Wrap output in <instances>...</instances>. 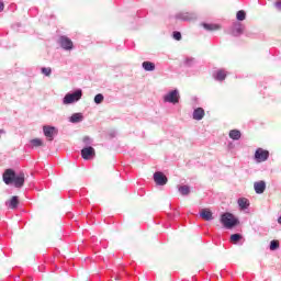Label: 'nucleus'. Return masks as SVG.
Returning <instances> with one entry per match:
<instances>
[{
  "label": "nucleus",
  "mask_w": 281,
  "mask_h": 281,
  "mask_svg": "<svg viewBox=\"0 0 281 281\" xmlns=\"http://www.w3.org/2000/svg\"><path fill=\"white\" fill-rule=\"evenodd\" d=\"M2 177L4 183H13L15 188H22L25 183V173H23V171H21V173H15L14 169H7Z\"/></svg>",
  "instance_id": "obj_1"
},
{
  "label": "nucleus",
  "mask_w": 281,
  "mask_h": 281,
  "mask_svg": "<svg viewBox=\"0 0 281 281\" xmlns=\"http://www.w3.org/2000/svg\"><path fill=\"white\" fill-rule=\"evenodd\" d=\"M221 223L227 229H232L233 227H236V225H238L239 218H237L232 212H224L223 214H221Z\"/></svg>",
  "instance_id": "obj_2"
},
{
  "label": "nucleus",
  "mask_w": 281,
  "mask_h": 281,
  "mask_svg": "<svg viewBox=\"0 0 281 281\" xmlns=\"http://www.w3.org/2000/svg\"><path fill=\"white\" fill-rule=\"evenodd\" d=\"M82 94L83 92L81 88H77L76 90H74V92H67V94H65V97L63 98L64 105H71L72 103H78V101L82 99Z\"/></svg>",
  "instance_id": "obj_3"
},
{
  "label": "nucleus",
  "mask_w": 281,
  "mask_h": 281,
  "mask_svg": "<svg viewBox=\"0 0 281 281\" xmlns=\"http://www.w3.org/2000/svg\"><path fill=\"white\" fill-rule=\"evenodd\" d=\"M57 43L64 50H74L75 44L68 35H59Z\"/></svg>",
  "instance_id": "obj_4"
},
{
  "label": "nucleus",
  "mask_w": 281,
  "mask_h": 281,
  "mask_svg": "<svg viewBox=\"0 0 281 281\" xmlns=\"http://www.w3.org/2000/svg\"><path fill=\"white\" fill-rule=\"evenodd\" d=\"M175 18L177 21H196L198 13L195 11H179Z\"/></svg>",
  "instance_id": "obj_5"
},
{
  "label": "nucleus",
  "mask_w": 281,
  "mask_h": 281,
  "mask_svg": "<svg viewBox=\"0 0 281 281\" xmlns=\"http://www.w3.org/2000/svg\"><path fill=\"white\" fill-rule=\"evenodd\" d=\"M270 158V151L268 149H262V147H258L255 151L254 160L257 164H261V161H267Z\"/></svg>",
  "instance_id": "obj_6"
},
{
  "label": "nucleus",
  "mask_w": 281,
  "mask_h": 281,
  "mask_svg": "<svg viewBox=\"0 0 281 281\" xmlns=\"http://www.w3.org/2000/svg\"><path fill=\"white\" fill-rule=\"evenodd\" d=\"M164 100L167 103H173V104L179 103L180 92H179L178 88H175L173 90H169V92H167V94H165Z\"/></svg>",
  "instance_id": "obj_7"
},
{
  "label": "nucleus",
  "mask_w": 281,
  "mask_h": 281,
  "mask_svg": "<svg viewBox=\"0 0 281 281\" xmlns=\"http://www.w3.org/2000/svg\"><path fill=\"white\" fill-rule=\"evenodd\" d=\"M244 29L245 26L243 22H239V20H237V22H233L231 26V34L234 36L241 35V33H244Z\"/></svg>",
  "instance_id": "obj_8"
},
{
  "label": "nucleus",
  "mask_w": 281,
  "mask_h": 281,
  "mask_svg": "<svg viewBox=\"0 0 281 281\" xmlns=\"http://www.w3.org/2000/svg\"><path fill=\"white\" fill-rule=\"evenodd\" d=\"M94 157L95 149H93V147L89 146L81 149V158H83V160H92Z\"/></svg>",
  "instance_id": "obj_9"
},
{
  "label": "nucleus",
  "mask_w": 281,
  "mask_h": 281,
  "mask_svg": "<svg viewBox=\"0 0 281 281\" xmlns=\"http://www.w3.org/2000/svg\"><path fill=\"white\" fill-rule=\"evenodd\" d=\"M154 181L157 186H166L168 183V177L162 171H155Z\"/></svg>",
  "instance_id": "obj_10"
},
{
  "label": "nucleus",
  "mask_w": 281,
  "mask_h": 281,
  "mask_svg": "<svg viewBox=\"0 0 281 281\" xmlns=\"http://www.w3.org/2000/svg\"><path fill=\"white\" fill-rule=\"evenodd\" d=\"M44 136L48 138V140H54L55 134H58V130L52 125H44L43 127Z\"/></svg>",
  "instance_id": "obj_11"
},
{
  "label": "nucleus",
  "mask_w": 281,
  "mask_h": 281,
  "mask_svg": "<svg viewBox=\"0 0 281 281\" xmlns=\"http://www.w3.org/2000/svg\"><path fill=\"white\" fill-rule=\"evenodd\" d=\"M228 72L227 70H225V68H218L217 70H213V79H215V81H225L226 77H227Z\"/></svg>",
  "instance_id": "obj_12"
},
{
  "label": "nucleus",
  "mask_w": 281,
  "mask_h": 281,
  "mask_svg": "<svg viewBox=\"0 0 281 281\" xmlns=\"http://www.w3.org/2000/svg\"><path fill=\"white\" fill-rule=\"evenodd\" d=\"M196 63L198 59L195 57L187 55L182 60V66H184L186 68H193Z\"/></svg>",
  "instance_id": "obj_13"
},
{
  "label": "nucleus",
  "mask_w": 281,
  "mask_h": 281,
  "mask_svg": "<svg viewBox=\"0 0 281 281\" xmlns=\"http://www.w3.org/2000/svg\"><path fill=\"white\" fill-rule=\"evenodd\" d=\"M266 188H267V183L263 180L254 182V189L256 190L257 194H262Z\"/></svg>",
  "instance_id": "obj_14"
},
{
  "label": "nucleus",
  "mask_w": 281,
  "mask_h": 281,
  "mask_svg": "<svg viewBox=\"0 0 281 281\" xmlns=\"http://www.w3.org/2000/svg\"><path fill=\"white\" fill-rule=\"evenodd\" d=\"M194 121H202L205 116V110L203 108H195L192 114Z\"/></svg>",
  "instance_id": "obj_15"
},
{
  "label": "nucleus",
  "mask_w": 281,
  "mask_h": 281,
  "mask_svg": "<svg viewBox=\"0 0 281 281\" xmlns=\"http://www.w3.org/2000/svg\"><path fill=\"white\" fill-rule=\"evenodd\" d=\"M202 26L206 31H218L221 29V24L213 23V22H202Z\"/></svg>",
  "instance_id": "obj_16"
},
{
  "label": "nucleus",
  "mask_w": 281,
  "mask_h": 281,
  "mask_svg": "<svg viewBox=\"0 0 281 281\" xmlns=\"http://www.w3.org/2000/svg\"><path fill=\"white\" fill-rule=\"evenodd\" d=\"M85 116L81 112H75L69 116V123H81L83 121Z\"/></svg>",
  "instance_id": "obj_17"
},
{
  "label": "nucleus",
  "mask_w": 281,
  "mask_h": 281,
  "mask_svg": "<svg viewBox=\"0 0 281 281\" xmlns=\"http://www.w3.org/2000/svg\"><path fill=\"white\" fill-rule=\"evenodd\" d=\"M237 203L240 210H247L250 205V201L246 196H239V199L237 200Z\"/></svg>",
  "instance_id": "obj_18"
},
{
  "label": "nucleus",
  "mask_w": 281,
  "mask_h": 281,
  "mask_svg": "<svg viewBox=\"0 0 281 281\" xmlns=\"http://www.w3.org/2000/svg\"><path fill=\"white\" fill-rule=\"evenodd\" d=\"M200 216L205 221H212V218H214L212 210H207L206 207L201 210Z\"/></svg>",
  "instance_id": "obj_19"
},
{
  "label": "nucleus",
  "mask_w": 281,
  "mask_h": 281,
  "mask_svg": "<svg viewBox=\"0 0 281 281\" xmlns=\"http://www.w3.org/2000/svg\"><path fill=\"white\" fill-rule=\"evenodd\" d=\"M142 67L144 68V70L149 71V72L156 70L155 61L145 60L142 63Z\"/></svg>",
  "instance_id": "obj_20"
},
{
  "label": "nucleus",
  "mask_w": 281,
  "mask_h": 281,
  "mask_svg": "<svg viewBox=\"0 0 281 281\" xmlns=\"http://www.w3.org/2000/svg\"><path fill=\"white\" fill-rule=\"evenodd\" d=\"M228 136L232 138V140H240L243 134L240 130H231Z\"/></svg>",
  "instance_id": "obj_21"
},
{
  "label": "nucleus",
  "mask_w": 281,
  "mask_h": 281,
  "mask_svg": "<svg viewBox=\"0 0 281 281\" xmlns=\"http://www.w3.org/2000/svg\"><path fill=\"white\" fill-rule=\"evenodd\" d=\"M20 203V199L18 195H13L11 196L10 201H9V207H11L12 210L16 209L18 205Z\"/></svg>",
  "instance_id": "obj_22"
},
{
  "label": "nucleus",
  "mask_w": 281,
  "mask_h": 281,
  "mask_svg": "<svg viewBox=\"0 0 281 281\" xmlns=\"http://www.w3.org/2000/svg\"><path fill=\"white\" fill-rule=\"evenodd\" d=\"M246 16H247V13H246L245 9H239V11L236 12V19L239 22L246 21Z\"/></svg>",
  "instance_id": "obj_23"
},
{
  "label": "nucleus",
  "mask_w": 281,
  "mask_h": 281,
  "mask_svg": "<svg viewBox=\"0 0 281 281\" xmlns=\"http://www.w3.org/2000/svg\"><path fill=\"white\" fill-rule=\"evenodd\" d=\"M179 192H180L181 194H183V195L190 194L191 188H190V186H187V184L180 186V187H179Z\"/></svg>",
  "instance_id": "obj_24"
},
{
  "label": "nucleus",
  "mask_w": 281,
  "mask_h": 281,
  "mask_svg": "<svg viewBox=\"0 0 281 281\" xmlns=\"http://www.w3.org/2000/svg\"><path fill=\"white\" fill-rule=\"evenodd\" d=\"M243 236L241 234H232L231 235V241L234 244L239 243V240H241Z\"/></svg>",
  "instance_id": "obj_25"
},
{
  "label": "nucleus",
  "mask_w": 281,
  "mask_h": 281,
  "mask_svg": "<svg viewBox=\"0 0 281 281\" xmlns=\"http://www.w3.org/2000/svg\"><path fill=\"white\" fill-rule=\"evenodd\" d=\"M104 101V94L99 93L94 95V103H97V105H100V103H103Z\"/></svg>",
  "instance_id": "obj_26"
},
{
  "label": "nucleus",
  "mask_w": 281,
  "mask_h": 281,
  "mask_svg": "<svg viewBox=\"0 0 281 281\" xmlns=\"http://www.w3.org/2000/svg\"><path fill=\"white\" fill-rule=\"evenodd\" d=\"M31 145L33 147H42L43 146V140L41 138H33L31 140Z\"/></svg>",
  "instance_id": "obj_27"
},
{
  "label": "nucleus",
  "mask_w": 281,
  "mask_h": 281,
  "mask_svg": "<svg viewBox=\"0 0 281 281\" xmlns=\"http://www.w3.org/2000/svg\"><path fill=\"white\" fill-rule=\"evenodd\" d=\"M41 71H42V74L45 75L46 77H49V75H52V68H50V67H45V66H43V67L41 68Z\"/></svg>",
  "instance_id": "obj_28"
},
{
  "label": "nucleus",
  "mask_w": 281,
  "mask_h": 281,
  "mask_svg": "<svg viewBox=\"0 0 281 281\" xmlns=\"http://www.w3.org/2000/svg\"><path fill=\"white\" fill-rule=\"evenodd\" d=\"M172 36H173V40H182L181 31H173Z\"/></svg>",
  "instance_id": "obj_29"
},
{
  "label": "nucleus",
  "mask_w": 281,
  "mask_h": 281,
  "mask_svg": "<svg viewBox=\"0 0 281 281\" xmlns=\"http://www.w3.org/2000/svg\"><path fill=\"white\" fill-rule=\"evenodd\" d=\"M269 247H280V240H271Z\"/></svg>",
  "instance_id": "obj_30"
},
{
  "label": "nucleus",
  "mask_w": 281,
  "mask_h": 281,
  "mask_svg": "<svg viewBox=\"0 0 281 281\" xmlns=\"http://www.w3.org/2000/svg\"><path fill=\"white\" fill-rule=\"evenodd\" d=\"M274 5H276L277 10H281V1H277L274 3Z\"/></svg>",
  "instance_id": "obj_31"
},
{
  "label": "nucleus",
  "mask_w": 281,
  "mask_h": 281,
  "mask_svg": "<svg viewBox=\"0 0 281 281\" xmlns=\"http://www.w3.org/2000/svg\"><path fill=\"white\" fill-rule=\"evenodd\" d=\"M4 10V3L2 0H0V12H3Z\"/></svg>",
  "instance_id": "obj_32"
},
{
  "label": "nucleus",
  "mask_w": 281,
  "mask_h": 281,
  "mask_svg": "<svg viewBox=\"0 0 281 281\" xmlns=\"http://www.w3.org/2000/svg\"><path fill=\"white\" fill-rule=\"evenodd\" d=\"M88 140H89V137L86 136V138H83V143H88Z\"/></svg>",
  "instance_id": "obj_33"
},
{
  "label": "nucleus",
  "mask_w": 281,
  "mask_h": 281,
  "mask_svg": "<svg viewBox=\"0 0 281 281\" xmlns=\"http://www.w3.org/2000/svg\"><path fill=\"white\" fill-rule=\"evenodd\" d=\"M271 251H274L276 249H278V247H270Z\"/></svg>",
  "instance_id": "obj_34"
},
{
  "label": "nucleus",
  "mask_w": 281,
  "mask_h": 281,
  "mask_svg": "<svg viewBox=\"0 0 281 281\" xmlns=\"http://www.w3.org/2000/svg\"><path fill=\"white\" fill-rule=\"evenodd\" d=\"M278 223L281 225V215L278 217Z\"/></svg>",
  "instance_id": "obj_35"
},
{
  "label": "nucleus",
  "mask_w": 281,
  "mask_h": 281,
  "mask_svg": "<svg viewBox=\"0 0 281 281\" xmlns=\"http://www.w3.org/2000/svg\"><path fill=\"white\" fill-rule=\"evenodd\" d=\"M0 134H5V131L4 130H0Z\"/></svg>",
  "instance_id": "obj_36"
}]
</instances>
